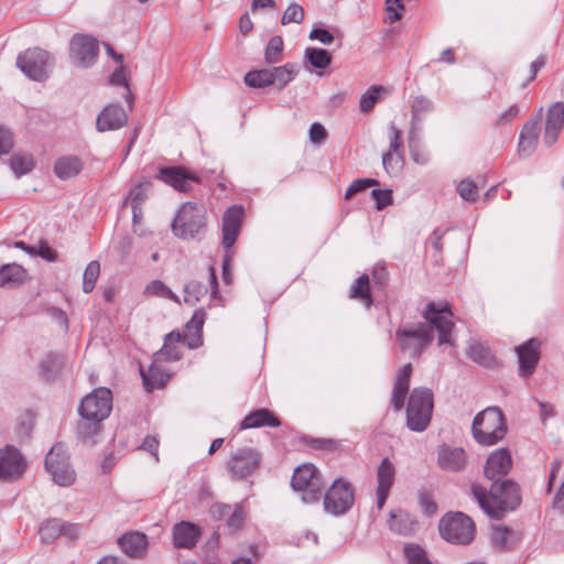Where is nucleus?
Returning <instances> with one entry per match:
<instances>
[{"label":"nucleus","instance_id":"obj_52","mask_svg":"<svg viewBox=\"0 0 564 564\" xmlns=\"http://www.w3.org/2000/svg\"><path fill=\"white\" fill-rule=\"evenodd\" d=\"M304 20V9L297 3H291L284 11L281 23L283 25L290 23H301Z\"/></svg>","mask_w":564,"mask_h":564},{"label":"nucleus","instance_id":"obj_42","mask_svg":"<svg viewBox=\"0 0 564 564\" xmlns=\"http://www.w3.org/2000/svg\"><path fill=\"white\" fill-rule=\"evenodd\" d=\"M271 68L250 70L245 76V83L252 88H264L272 85Z\"/></svg>","mask_w":564,"mask_h":564},{"label":"nucleus","instance_id":"obj_20","mask_svg":"<svg viewBox=\"0 0 564 564\" xmlns=\"http://www.w3.org/2000/svg\"><path fill=\"white\" fill-rule=\"evenodd\" d=\"M542 108H540L536 117L530 118L520 132L518 153L521 158L531 156L538 145L540 134V120Z\"/></svg>","mask_w":564,"mask_h":564},{"label":"nucleus","instance_id":"obj_63","mask_svg":"<svg viewBox=\"0 0 564 564\" xmlns=\"http://www.w3.org/2000/svg\"><path fill=\"white\" fill-rule=\"evenodd\" d=\"M147 194L141 185H137L133 187L128 195V198L131 203V206L135 204V206L140 207L141 203L144 200Z\"/></svg>","mask_w":564,"mask_h":564},{"label":"nucleus","instance_id":"obj_22","mask_svg":"<svg viewBox=\"0 0 564 564\" xmlns=\"http://www.w3.org/2000/svg\"><path fill=\"white\" fill-rule=\"evenodd\" d=\"M512 460L508 449L494 451L487 458L485 475L492 482L500 481L511 469Z\"/></svg>","mask_w":564,"mask_h":564},{"label":"nucleus","instance_id":"obj_47","mask_svg":"<svg viewBox=\"0 0 564 564\" xmlns=\"http://www.w3.org/2000/svg\"><path fill=\"white\" fill-rule=\"evenodd\" d=\"M100 274V264L98 261H90L83 275V291L90 293L96 285L97 279Z\"/></svg>","mask_w":564,"mask_h":564},{"label":"nucleus","instance_id":"obj_27","mask_svg":"<svg viewBox=\"0 0 564 564\" xmlns=\"http://www.w3.org/2000/svg\"><path fill=\"white\" fill-rule=\"evenodd\" d=\"M122 552L130 557L141 558L147 554L148 536L141 532H128L118 539Z\"/></svg>","mask_w":564,"mask_h":564},{"label":"nucleus","instance_id":"obj_35","mask_svg":"<svg viewBox=\"0 0 564 564\" xmlns=\"http://www.w3.org/2000/svg\"><path fill=\"white\" fill-rule=\"evenodd\" d=\"M83 162L78 156L65 155L56 160L54 173L61 180L75 177L83 170Z\"/></svg>","mask_w":564,"mask_h":564},{"label":"nucleus","instance_id":"obj_10","mask_svg":"<svg viewBox=\"0 0 564 564\" xmlns=\"http://www.w3.org/2000/svg\"><path fill=\"white\" fill-rule=\"evenodd\" d=\"M17 66L26 77L36 82H42L47 77L53 66V62L48 52L35 47L29 48L19 54L17 58Z\"/></svg>","mask_w":564,"mask_h":564},{"label":"nucleus","instance_id":"obj_58","mask_svg":"<svg viewBox=\"0 0 564 564\" xmlns=\"http://www.w3.org/2000/svg\"><path fill=\"white\" fill-rule=\"evenodd\" d=\"M372 198L376 200V208L382 210L390 204H392V191L391 189H372Z\"/></svg>","mask_w":564,"mask_h":564},{"label":"nucleus","instance_id":"obj_5","mask_svg":"<svg viewBox=\"0 0 564 564\" xmlns=\"http://www.w3.org/2000/svg\"><path fill=\"white\" fill-rule=\"evenodd\" d=\"M471 432L475 441L480 445L497 444L507 432L502 412L495 406L482 410L474 417Z\"/></svg>","mask_w":564,"mask_h":564},{"label":"nucleus","instance_id":"obj_45","mask_svg":"<svg viewBox=\"0 0 564 564\" xmlns=\"http://www.w3.org/2000/svg\"><path fill=\"white\" fill-rule=\"evenodd\" d=\"M387 89L380 85H373L369 87L359 99V107L361 112H369L373 109L378 102L381 93H386Z\"/></svg>","mask_w":564,"mask_h":564},{"label":"nucleus","instance_id":"obj_37","mask_svg":"<svg viewBox=\"0 0 564 564\" xmlns=\"http://www.w3.org/2000/svg\"><path fill=\"white\" fill-rule=\"evenodd\" d=\"M299 73V66L295 63H286L282 66L271 68L272 85H275L279 90L283 89L291 83Z\"/></svg>","mask_w":564,"mask_h":564},{"label":"nucleus","instance_id":"obj_28","mask_svg":"<svg viewBox=\"0 0 564 564\" xmlns=\"http://www.w3.org/2000/svg\"><path fill=\"white\" fill-rule=\"evenodd\" d=\"M388 525L392 532L404 536L413 535L417 530L416 519L402 509L390 511Z\"/></svg>","mask_w":564,"mask_h":564},{"label":"nucleus","instance_id":"obj_14","mask_svg":"<svg viewBox=\"0 0 564 564\" xmlns=\"http://www.w3.org/2000/svg\"><path fill=\"white\" fill-rule=\"evenodd\" d=\"M158 178L183 193L189 192L193 184L200 183V177L196 173L188 172L181 166L161 169Z\"/></svg>","mask_w":564,"mask_h":564},{"label":"nucleus","instance_id":"obj_44","mask_svg":"<svg viewBox=\"0 0 564 564\" xmlns=\"http://www.w3.org/2000/svg\"><path fill=\"white\" fill-rule=\"evenodd\" d=\"M208 289L202 282L192 280L185 283L183 288L184 302L189 305H195L207 293Z\"/></svg>","mask_w":564,"mask_h":564},{"label":"nucleus","instance_id":"obj_31","mask_svg":"<svg viewBox=\"0 0 564 564\" xmlns=\"http://www.w3.org/2000/svg\"><path fill=\"white\" fill-rule=\"evenodd\" d=\"M205 322L204 310H197L184 329V341L189 348H197L202 344V329Z\"/></svg>","mask_w":564,"mask_h":564},{"label":"nucleus","instance_id":"obj_39","mask_svg":"<svg viewBox=\"0 0 564 564\" xmlns=\"http://www.w3.org/2000/svg\"><path fill=\"white\" fill-rule=\"evenodd\" d=\"M143 293L148 296H155L170 300L174 303L180 304L181 300L164 282L161 280H153L149 282Z\"/></svg>","mask_w":564,"mask_h":564},{"label":"nucleus","instance_id":"obj_34","mask_svg":"<svg viewBox=\"0 0 564 564\" xmlns=\"http://www.w3.org/2000/svg\"><path fill=\"white\" fill-rule=\"evenodd\" d=\"M184 340L177 332L169 333L162 348L154 354L155 360H178L182 357L180 344Z\"/></svg>","mask_w":564,"mask_h":564},{"label":"nucleus","instance_id":"obj_2","mask_svg":"<svg viewBox=\"0 0 564 564\" xmlns=\"http://www.w3.org/2000/svg\"><path fill=\"white\" fill-rule=\"evenodd\" d=\"M473 494L485 513L495 519L505 511L514 510L521 500L518 485L509 479L492 482L489 496L479 486H473Z\"/></svg>","mask_w":564,"mask_h":564},{"label":"nucleus","instance_id":"obj_4","mask_svg":"<svg viewBox=\"0 0 564 564\" xmlns=\"http://www.w3.org/2000/svg\"><path fill=\"white\" fill-rule=\"evenodd\" d=\"M206 208L203 205L187 202L183 204L172 221V232L180 239H199L206 228Z\"/></svg>","mask_w":564,"mask_h":564},{"label":"nucleus","instance_id":"obj_50","mask_svg":"<svg viewBox=\"0 0 564 564\" xmlns=\"http://www.w3.org/2000/svg\"><path fill=\"white\" fill-rule=\"evenodd\" d=\"M404 555L408 564H432L429 561L425 551L417 544H405Z\"/></svg>","mask_w":564,"mask_h":564},{"label":"nucleus","instance_id":"obj_1","mask_svg":"<svg viewBox=\"0 0 564 564\" xmlns=\"http://www.w3.org/2000/svg\"><path fill=\"white\" fill-rule=\"evenodd\" d=\"M425 322L406 323L397 329L395 337L400 349L411 358H417L432 344L434 333H438V344H451L454 328L452 312L447 304L431 302L426 305Z\"/></svg>","mask_w":564,"mask_h":564},{"label":"nucleus","instance_id":"obj_53","mask_svg":"<svg viewBox=\"0 0 564 564\" xmlns=\"http://www.w3.org/2000/svg\"><path fill=\"white\" fill-rule=\"evenodd\" d=\"M457 193L466 202H476L478 197V187L475 182L466 178L457 185Z\"/></svg>","mask_w":564,"mask_h":564},{"label":"nucleus","instance_id":"obj_62","mask_svg":"<svg viewBox=\"0 0 564 564\" xmlns=\"http://www.w3.org/2000/svg\"><path fill=\"white\" fill-rule=\"evenodd\" d=\"M231 512V506L226 503H214L210 509L209 513L213 519L215 520H221L226 518Z\"/></svg>","mask_w":564,"mask_h":564},{"label":"nucleus","instance_id":"obj_25","mask_svg":"<svg viewBox=\"0 0 564 564\" xmlns=\"http://www.w3.org/2000/svg\"><path fill=\"white\" fill-rule=\"evenodd\" d=\"M127 120L128 115L120 105H109L98 115L96 128L100 132L117 130L123 127Z\"/></svg>","mask_w":564,"mask_h":564},{"label":"nucleus","instance_id":"obj_24","mask_svg":"<svg viewBox=\"0 0 564 564\" xmlns=\"http://www.w3.org/2000/svg\"><path fill=\"white\" fill-rule=\"evenodd\" d=\"M39 532L42 542L51 543L61 535L75 539L79 534V529L77 525L64 522L61 519H48L41 524Z\"/></svg>","mask_w":564,"mask_h":564},{"label":"nucleus","instance_id":"obj_16","mask_svg":"<svg viewBox=\"0 0 564 564\" xmlns=\"http://www.w3.org/2000/svg\"><path fill=\"white\" fill-rule=\"evenodd\" d=\"M25 468V462L20 452L12 447L6 446L0 451V479L13 480L19 478Z\"/></svg>","mask_w":564,"mask_h":564},{"label":"nucleus","instance_id":"obj_26","mask_svg":"<svg viewBox=\"0 0 564 564\" xmlns=\"http://www.w3.org/2000/svg\"><path fill=\"white\" fill-rule=\"evenodd\" d=\"M411 375V364L403 365L395 375L394 384L391 392V404L395 411H400L404 405L405 397L409 391Z\"/></svg>","mask_w":564,"mask_h":564},{"label":"nucleus","instance_id":"obj_64","mask_svg":"<svg viewBox=\"0 0 564 564\" xmlns=\"http://www.w3.org/2000/svg\"><path fill=\"white\" fill-rule=\"evenodd\" d=\"M536 403L539 405L540 417L543 423L555 415L554 408L551 403L543 401H536Z\"/></svg>","mask_w":564,"mask_h":564},{"label":"nucleus","instance_id":"obj_49","mask_svg":"<svg viewBox=\"0 0 564 564\" xmlns=\"http://www.w3.org/2000/svg\"><path fill=\"white\" fill-rule=\"evenodd\" d=\"M62 357L56 354H47L40 364V369L46 378L53 377L62 367Z\"/></svg>","mask_w":564,"mask_h":564},{"label":"nucleus","instance_id":"obj_38","mask_svg":"<svg viewBox=\"0 0 564 564\" xmlns=\"http://www.w3.org/2000/svg\"><path fill=\"white\" fill-rule=\"evenodd\" d=\"M24 279L25 270L19 264H4L0 268V288H12L22 283Z\"/></svg>","mask_w":564,"mask_h":564},{"label":"nucleus","instance_id":"obj_32","mask_svg":"<svg viewBox=\"0 0 564 564\" xmlns=\"http://www.w3.org/2000/svg\"><path fill=\"white\" fill-rule=\"evenodd\" d=\"M281 422L269 410L260 409L249 413L240 423L241 430L257 429L261 426H280Z\"/></svg>","mask_w":564,"mask_h":564},{"label":"nucleus","instance_id":"obj_13","mask_svg":"<svg viewBox=\"0 0 564 564\" xmlns=\"http://www.w3.org/2000/svg\"><path fill=\"white\" fill-rule=\"evenodd\" d=\"M261 463V454L252 447L239 448L229 459L228 469L234 478L251 475Z\"/></svg>","mask_w":564,"mask_h":564},{"label":"nucleus","instance_id":"obj_7","mask_svg":"<svg viewBox=\"0 0 564 564\" xmlns=\"http://www.w3.org/2000/svg\"><path fill=\"white\" fill-rule=\"evenodd\" d=\"M291 486L302 492L301 499L305 503H314L319 501L325 484L313 464H303L294 470Z\"/></svg>","mask_w":564,"mask_h":564},{"label":"nucleus","instance_id":"obj_30","mask_svg":"<svg viewBox=\"0 0 564 564\" xmlns=\"http://www.w3.org/2000/svg\"><path fill=\"white\" fill-rule=\"evenodd\" d=\"M199 538L198 528L189 522H181L173 528V540L176 547L192 549Z\"/></svg>","mask_w":564,"mask_h":564},{"label":"nucleus","instance_id":"obj_59","mask_svg":"<svg viewBox=\"0 0 564 564\" xmlns=\"http://www.w3.org/2000/svg\"><path fill=\"white\" fill-rule=\"evenodd\" d=\"M308 134L311 142L315 144H321L322 142H324L327 135L324 126L318 122H314L311 124Z\"/></svg>","mask_w":564,"mask_h":564},{"label":"nucleus","instance_id":"obj_3","mask_svg":"<svg viewBox=\"0 0 564 564\" xmlns=\"http://www.w3.org/2000/svg\"><path fill=\"white\" fill-rule=\"evenodd\" d=\"M112 409V393L107 388H97L80 402L78 413L83 422L78 425L82 437L88 438L99 431V422L107 419Z\"/></svg>","mask_w":564,"mask_h":564},{"label":"nucleus","instance_id":"obj_57","mask_svg":"<svg viewBox=\"0 0 564 564\" xmlns=\"http://www.w3.org/2000/svg\"><path fill=\"white\" fill-rule=\"evenodd\" d=\"M13 148V133L3 124H0V156L8 154Z\"/></svg>","mask_w":564,"mask_h":564},{"label":"nucleus","instance_id":"obj_54","mask_svg":"<svg viewBox=\"0 0 564 564\" xmlns=\"http://www.w3.org/2000/svg\"><path fill=\"white\" fill-rule=\"evenodd\" d=\"M110 84L112 85H116V86H123L127 90V94H126V100L129 105V107L131 108L132 107V94L129 89V86H128V80H127V77H126V70L122 66L118 67L110 76Z\"/></svg>","mask_w":564,"mask_h":564},{"label":"nucleus","instance_id":"obj_12","mask_svg":"<svg viewBox=\"0 0 564 564\" xmlns=\"http://www.w3.org/2000/svg\"><path fill=\"white\" fill-rule=\"evenodd\" d=\"M98 43L90 35L75 34L70 40L69 57L77 67L87 68L91 66L98 56Z\"/></svg>","mask_w":564,"mask_h":564},{"label":"nucleus","instance_id":"obj_11","mask_svg":"<svg viewBox=\"0 0 564 564\" xmlns=\"http://www.w3.org/2000/svg\"><path fill=\"white\" fill-rule=\"evenodd\" d=\"M45 468L59 486H69L75 481V470L69 464V455L62 443L55 444L47 453Z\"/></svg>","mask_w":564,"mask_h":564},{"label":"nucleus","instance_id":"obj_6","mask_svg":"<svg viewBox=\"0 0 564 564\" xmlns=\"http://www.w3.org/2000/svg\"><path fill=\"white\" fill-rule=\"evenodd\" d=\"M433 411V393L427 388H414L406 406V425L411 431L423 432L430 424Z\"/></svg>","mask_w":564,"mask_h":564},{"label":"nucleus","instance_id":"obj_36","mask_svg":"<svg viewBox=\"0 0 564 564\" xmlns=\"http://www.w3.org/2000/svg\"><path fill=\"white\" fill-rule=\"evenodd\" d=\"M434 110V105L431 99L425 96H416L411 106V132L415 129H420V123L424 116Z\"/></svg>","mask_w":564,"mask_h":564},{"label":"nucleus","instance_id":"obj_40","mask_svg":"<svg viewBox=\"0 0 564 564\" xmlns=\"http://www.w3.org/2000/svg\"><path fill=\"white\" fill-rule=\"evenodd\" d=\"M467 356L473 361L486 367H489L495 361L490 350L481 343L474 340L468 345Z\"/></svg>","mask_w":564,"mask_h":564},{"label":"nucleus","instance_id":"obj_51","mask_svg":"<svg viewBox=\"0 0 564 564\" xmlns=\"http://www.w3.org/2000/svg\"><path fill=\"white\" fill-rule=\"evenodd\" d=\"M227 527L231 531L239 530L246 519V510L242 503L231 506V512L227 516Z\"/></svg>","mask_w":564,"mask_h":564},{"label":"nucleus","instance_id":"obj_56","mask_svg":"<svg viewBox=\"0 0 564 564\" xmlns=\"http://www.w3.org/2000/svg\"><path fill=\"white\" fill-rule=\"evenodd\" d=\"M410 154L412 160L419 165H426L430 161L429 152L419 144L413 143V132L410 134Z\"/></svg>","mask_w":564,"mask_h":564},{"label":"nucleus","instance_id":"obj_8","mask_svg":"<svg viewBox=\"0 0 564 564\" xmlns=\"http://www.w3.org/2000/svg\"><path fill=\"white\" fill-rule=\"evenodd\" d=\"M441 536L453 544H469L475 538V523L463 512L444 516L438 525Z\"/></svg>","mask_w":564,"mask_h":564},{"label":"nucleus","instance_id":"obj_43","mask_svg":"<svg viewBox=\"0 0 564 564\" xmlns=\"http://www.w3.org/2000/svg\"><path fill=\"white\" fill-rule=\"evenodd\" d=\"M304 56L313 67L319 69L328 67L332 63L330 53L323 48L307 47Z\"/></svg>","mask_w":564,"mask_h":564},{"label":"nucleus","instance_id":"obj_29","mask_svg":"<svg viewBox=\"0 0 564 564\" xmlns=\"http://www.w3.org/2000/svg\"><path fill=\"white\" fill-rule=\"evenodd\" d=\"M161 362L162 360H155V356H153V361L148 370L143 368L140 369L144 388L149 392L162 388L170 378V375L166 369L162 367Z\"/></svg>","mask_w":564,"mask_h":564},{"label":"nucleus","instance_id":"obj_15","mask_svg":"<svg viewBox=\"0 0 564 564\" xmlns=\"http://www.w3.org/2000/svg\"><path fill=\"white\" fill-rule=\"evenodd\" d=\"M521 378H529L533 375L540 359V341L531 338L516 348Z\"/></svg>","mask_w":564,"mask_h":564},{"label":"nucleus","instance_id":"obj_48","mask_svg":"<svg viewBox=\"0 0 564 564\" xmlns=\"http://www.w3.org/2000/svg\"><path fill=\"white\" fill-rule=\"evenodd\" d=\"M33 159L26 154H14L10 159V166L15 176L20 177L33 169Z\"/></svg>","mask_w":564,"mask_h":564},{"label":"nucleus","instance_id":"obj_33","mask_svg":"<svg viewBox=\"0 0 564 564\" xmlns=\"http://www.w3.org/2000/svg\"><path fill=\"white\" fill-rule=\"evenodd\" d=\"M490 540L496 547L510 550L519 542L520 536L511 528L496 524L491 527Z\"/></svg>","mask_w":564,"mask_h":564},{"label":"nucleus","instance_id":"obj_23","mask_svg":"<svg viewBox=\"0 0 564 564\" xmlns=\"http://www.w3.org/2000/svg\"><path fill=\"white\" fill-rule=\"evenodd\" d=\"M243 209L241 206L229 207L223 216V245L226 249L231 248L240 232Z\"/></svg>","mask_w":564,"mask_h":564},{"label":"nucleus","instance_id":"obj_21","mask_svg":"<svg viewBox=\"0 0 564 564\" xmlns=\"http://www.w3.org/2000/svg\"><path fill=\"white\" fill-rule=\"evenodd\" d=\"M437 465L446 471H460L467 465V455L462 447L442 444L437 447Z\"/></svg>","mask_w":564,"mask_h":564},{"label":"nucleus","instance_id":"obj_9","mask_svg":"<svg viewBox=\"0 0 564 564\" xmlns=\"http://www.w3.org/2000/svg\"><path fill=\"white\" fill-rule=\"evenodd\" d=\"M355 492L351 484L343 478L335 479L324 495V510L338 517L347 513L354 506Z\"/></svg>","mask_w":564,"mask_h":564},{"label":"nucleus","instance_id":"obj_61","mask_svg":"<svg viewBox=\"0 0 564 564\" xmlns=\"http://www.w3.org/2000/svg\"><path fill=\"white\" fill-rule=\"evenodd\" d=\"M308 37L311 40H316L324 45H329L334 41V35L325 29H313Z\"/></svg>","mask_w":564,"mask_h":564},{"label":"nucleus","instance_id":"obj_17","mask_svg":"<svg viewBox=\"0 0 564 564\" xmlns=\"http://www.w3.org/2000/svg\"><path fill=\"white\" fill-rule=\"evenodd\" d=\"M390 142L389 150L382 155V165L388 174H397L403 164L401 154L402 132L393 123L389 126Z\"/></svg>","mask_w":564,"mask_h":564},{"label":"nucleus","instance_id":"obj_18","mask_svg":"<svg viewBox=\"0 0 564 564\" xmlns=\"http://www.w3.org/2000/svg\"><path fill=\"white\" fill-rule=\"evenodd\" d=\"M563 128L564 104L562 101H556L546 111L543 143L546 147H552L556 143Z\"/></svg>","mask_w":564,"mask_h":564},{"label":"nucleus","instance_id":"obj_19","mask_svg":"<svg viewBox=\"0 0 564 564\" xmlns=\"http://www.w3.org/2000/svg\"><path fill=\"white\" fill-rule=\"evenodd\" d=\"M395 479V467L389 458H383L377 468V508L381 510L389 497Z\"/></svg>","mask_w":564,"mask_h":564},{"label":"nucleus","instance_id":"obj_55","mask_svg":"<svg viewBox=\"0 0 564 564\" xmlns=\"http://www.w3.org/2000/svg\"><path fill=\"white\" fill-rule=\"evenodd\" d=\"M379 182L375 178H358V180H355L350 186L347 188L346 191V194H345V198L346 199H349L350 197H352L356 193H359L368 187H371V186H375V185H378Z\"/></svg>","mask_w":564,"mask_h":564},{"label":"nucleus","instance_id":"obj_46","mask_svg":"<svg viewBox=\"0 0 564 564\" xmlns=\"http://www.w3.org/2000/svg\"><path fill=\"white\" fill-rule=\"evenodd\" d=\"M284 43L280 35L272 36L264 50V61L267 64H278L281 61Z\"/></svg>","mask_w":564,"mask_h":564},{"label":"nucleus","instance_id":"obj_41","mask_svg":"<svg viewBox=\"0 0 564 564\" xmlns=\"http://www.w3.org/2000/svg\"><path fill=\"white\" fill-rule=\"evenodd\" d=\"M350 297L361 300L366 307L371 306L372 299L369 290V276L367 274H362L356 279L350 289Z\"/></svg>","mask_w":564,"mask_h":564},{"label":"nucleus","instance_id":"obj_60","mask_svg":"<svg viewBox=\"0 0 564 564\" xmlns=\"http://www.w3.org/2000/svg\"><path fill=\"white\" fill-rule=\"evenodd\" d=\"M403 9V4L400 0H387V11L389 12V21L390 23H394L401 19V10Z\"/></svg>","mask_w":564,"mask_h":564}]
</instances>
